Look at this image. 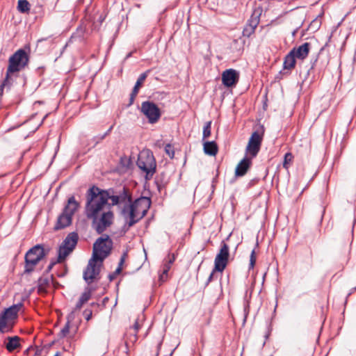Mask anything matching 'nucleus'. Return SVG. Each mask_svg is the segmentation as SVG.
Returning a JSON list of instances; mask_svg holds the SVG:
<instances>
[{"label": "nucleus", "mask_w": 356, "mask_h": 356, "mask_svg": "<svg viewBox=\"0 0 356 356\" xmlns=\"http://www.w3.org/2000/svg\"><path fill=\"white\" fill-rule=\"evenodd\" d=\"M122 204L124 207L121 213L130 227L146 215L151 206V200L141 197L131 203V197L124 188L122 192L115 195L111 190H102L93 186L86 193V216L92 220V227L101 234L113 222L111 207L118 205L121 207Z\"/></svg>", "instance_id": "obj_1"}, {"label": "nucleus", "mask_w": 356, "mask_h": 356, "mask_svg": "<svg viewBox=\"0 0 356 356\" xmlns=\"http://www.w3.org/2000/svg\"><path fill=\"white\" fill-rule=\"evenodd\" d=\"M29 61V57L25 50L18 49L8 59L6 75L13 79L17 77V74L28 65Z\"/></svg>", "instance_id": "obj_2"}, {"label": "nucleus", "mask_w": 356, "mask_h": 356, "mask_svg": "<svg viewBox=\"0 0 356 356\" xmlns=\"http://www.w3.org/2000/svg\"><path fill=\"white\" fill-rule=\"evenodd\" d=\"M79 207V203L76 201L75 197H69L62 213L58 216L54 229L59 230L70 226L72 222V217Z\"/></svg>", "instance_id": "obj_3"}, {"label": "nucleus", "mask_w": 356, "mask_h": 356, "mask_svg": "<svg viewBox=\"0 0 356 356\" xmlns=\"http://www.w3.org/2000/svg\"><path fill=\"white\" fill-rule=\"evenodd\" d=\"M137 166L145 173V178L149 180L156 172V163L152 152L149 149L141 151L136 162Z\"/></svg>", "instance_id": "obj_4"}, {"label": "nucleus", "mask_w": 356, "mask_h": 356, "mask_svg": "<svg viewBox=\"0 0 356 356\" xmlns=\"http://www.w3.org/2000/svg\"><path fill=\"white\" fill-rule=\"evenodd\" d=\"M45 256L44 250L41 245H36L31 248L25 254L24 273H30L35 266Z\"/></svg>", "instance_id": "obj_5"}, {"label": "nucleus", "mask_w": 356, "mask_h": 356, "mask_svg": "<svg viewBox=\"0 0 356 356\" xmlns=\"http://www.w3.org/2000/svg\"><path fill=\"white\" fill-rule=\"evenodd\" d=\"M111 241H109L108 236L99 237L97 239L93 245L92 258L99 260L100 264H102L104 259H106L111 252Z\"/></svg>", "instance_id": "obj_6"}, {"label": "nucleus", "mask_w": 356, "mask_h": 356, "mask_svg": "<svg viewBox=\"0 0 356 356\" xmlns=\"http://www.w3.org/2000/svg\"><path fill=\"white\" fill-rule=\"evenodd\" d=\"M79 240L78 234L70 233L60 245L58 252V262H62L75 248Z\"/></svg>", "instance_id": "obj_7"}, {"label": "nucleus", "mask_w": 356, "mask_h": 356, "mask_svg": "<svg viewBox=\"0 0 356 356\" xmlns=\"http://www.w3.org/2000/svg\"><path fill=\"white\" fill-rule=\"evenodd\" d=\"M264 132V128L261 127L259 130L254 131L249 139L245 151L251 158L256 157L261 149Z\"/></svg>", "instance_id": "obj_8"}, {"label": "nucleus", "mask_w": 356, "mask_h": 356, "mask_svg": "<svg viewBox=\"0 0 356 356\" xmlns=\"http://www.w3.org/2000/svg\"><path fill=\"white\" fill-rule=\"evenodd\" d=\"M229 257V247L222 241L220 244L219 252L216 256L214 260V270L222 273L227 265Z\"/></svg>", "instance_id": "obj_9"}, {"label": "nucleus", "mask_w": 356, "mask_h": 356, "mask_svg": "<svg viewBox=\"0 0 356 356\" xmlns=\"http://www.w3.org/2000/svg\"><path fill=\"white\" fill-rule=\"evenodd\" d=\"M102 264L94 258H91L83 271V280L88 284L92 283L95 280L99 279L100 267Z\"/></svg>", "instance_id": "obj_10"}, {"label": "nucleus", "mask_w": 356, "mask_h": 356, "mask_svg": "<svg viewBox=\"0 0 356 356\" xmlns=\"http://www.w3.org/2000/svg\"><path fill=\"white\" fill-rule=\"evenodd\" d=\"M140 111L150 124L156 123L161 118V113L159 108L152 102H143L141 104Z\"/></svg>", "instance_id": "obj_11"}, {"label": "nucleus", "mask_w": 356, "mask_h": 356, "mask_svg": "<svg viewBox=\"0 0 356 356\" xmlns=\"http://www.w3.org/2000/svg\"><path fill=\"white\" fill-rule=\"evenodd\" d=\"M239 79V73L234 69L225 70L222 74V84L227 87L235 86Z\"/></svg>", "instance_id": "obj_12"}, {"label": "nucleus", "mask_w": 356, "mask_h": 356, "mask_svg": "<svg viewBox=\"0 0 356 356\" xmlns=\"http://www.w3.org/2000/svg\"><path fill=\"white\" fill-rule=\"evenodd\" d=\"M311 44L309 42H305L298 47L293 48L291 51H293V55L299 60H305L310 51Z\"/></svg>", "instance_id": "obj_13"}, {"label": "nucleus", "mask_w": 356, "mask_h": 356, "mask_svg": "<svg viewBox=\"0 0 356 356\" xmlns=\"http://www.w3.org/2000/svg\"><path fill=\"white\" fill-rule=\"evenodd\" d=\"M252 158L244 157L236 165L235 170V175L236 177H243L248 172V169L251 166Z\"/></svg>", "instance_id": "obj_14"}, {"label": "nucleus", "mask_w": 356, "mask_h": 356, "mask_svg": "<svg viewBox=\"0 0 356 356\" xmlns=\"http://www.w3.org/2000/svg\"><path fill=\"white\" fill-rule=\"evenodd\" d=\"M259 23V19L258 17L251 16L243 30V35L247 38L250 37L254 33L255 29L257 27Z\"/></svg>", "instance_id": "obj_15"}, {"label": "nucleus", "mask_w": 356, "mask_h": 356, "mask_svg": "<svg viewBox=\"0 0 356 356\" xmlns=\"http://www.w3.org/2000/svg\"><path fill=\"white\" fill-rule=\"evenodd\" d=\"M22 303L13 305L5 309L1 314L6 316L10 322L13 323V321L17 318V314L22 308Z\"/></svg>", "instance_id": "obj_16"}, {"label": "nucleus", "mask_w": 356, "mask_h": 356, "mask_svg": "<svg viewBox=\"0 0 356 356\" xmlns=\"http://www.w3.org/2000/svg\"><path fill=\"white\" fill-rule=\"evenodd\" d=\"M6 340L7 341V343H6V348L10 353L21 347L19 343L20 338L18 336L8 337Z\"/></svg>", "instance_id": "obj_17"}, {"label": "nucleus", "mask_w": 356, "mask_h": 356, "mask_svg": "<svg viewBox=\"0 0 356 356\" xmlns=\"http://www.w3.org/2000/svg\"><path fill=\"white\" fill-rule=\"evenodd\" d=\"M296 59L297 58L293 55V51H289V53L285 56L283 67L285 70H291L296 66Z\"/></svg>", "instance_id": "obj_18"}, {"label": "nucleus", "mask_w": 356, "mask_h": 356, "mask_svg": "<svg viewBox=\"0 0 356 356\" xmlns=\"http://www.w3.org/2000/svg\"><path fill=\"white\" fill-rule=\"evenodd\" d=\"M218 150V145L214 141H207L204 143V152L206 154L216 156Z\"/></svg>", "instance_id": "obj_19"}, {"label": "nucleus", "mask_w": 356, "mask_h": 356, "mask_svg": "<svg viewBox=\"0 0 356 356\" xmlns=\"http://www.w3.org/2000/svg\"><path fill=\"white\" fill-rule=\"evenodd\" d=\"M13 323L10 322L2 314H0V333L9 332L13 327Z\"/></svg>", "instance_id": "obj_20"}, {"label": "nucleus", "mask_w": 356, "mask_h": 356, "mask_svg": "<svg viewBox=\"0 0 356 356\" xmlns=\"http://www.w3.org/2000/svg\"><path fill=\"white\" fill-rule=\"evenodd\" d=\"M50 280L47 277H40L38 280V293H45L47 287L49 285Z\"/></svg>", "instance_id": "obj_21"}, {"label": "nucleus", "mask_w": 356, "mask_h": 356, "mask_svg": "<svg viewBox=\"0 0 356 356\" xmlns=\"http://www.w3.org/2000/svg\"><path fill=\"white\" fill-rule=\"evenodd\" d=\"M14 82V79L10 78L6 75L3 82L0 85V95H2L3 93V90L5 88H7L8 89H10L11 86L13 85Z\"/></svg>", "instance_id": "obj_22"}, {"label": "nucleus", "mask_w": 356, "mask_h": 356, "mask_svg": "<svg viewBox=\"0 0 356 356\" xmlns=\"http://www.w3.org/2000/svg\"><path fill=\"white\" fill-rule=\"evenodd\" d=\"M17 9L22 13H28L30 10V3L27 0H19Z\"/></svg>", "instance_id": "obj_23"}, {"label": "nucleus", "mask_w": 356, "mask_h": 356, "mask_svg": "<svg viewBox=\"0 0 356 356\" xmlns=\"http://www.w3.org/2000/svg\"><path fill=\"white\" fill-rule=\"evenodd\" d=\"M125 256H126V254L124 253L122 256V257L120 260L118 267L116 268V270L112 274H110L108 275V278H109L110 281L113 280L116 277V276L121 273L122 266L123 265V264L124 262Z\"/></svg>", "instance_id": "obj_24"}, {"label": "nucleus", "mask_w": 356, "mask_h": 356, "mask_svg": "<svg viewBox=\"0 0 356 356\" xmlns=\"http://www.w3.org/2000/svg\"><path fill=\"white\" fill-rule=\"evenodd\" d=\"M74 315V312H72L71 314L67 317V322L65 325L61 329L59 336L60 337H65L70 332V321L72 319Z\"/></svg>", "instance_id": "obj_25"}, {"label": "nucleus", "mask_w": 356, "mask_h": 356, "mask_svg": "<svg viewBox=\"0 0 356 356\" xmlns=\"http://www.w3.org/2000/svg\"><path fill=\"white\" fill-rule=\"evenodd\" d=\"M174 261H175V257H174V256H172V257L169 259L168 263L164 264L163 268V273L160 276V280H163L164 275L167 276L168 273L170 268V266L174 262Z\"/></svg>", "instance_id": "obj_26"}, {"label": "nucleus", "mask_w": 356, "mask_h": 356, "mask_svg": "<svg viewBox=\"0 0 356 356\" xmlns=\"http://www.w3.org/2000/svg\"><path fill=\"white\" fill-rule=\"evenodd\" d=\"M211 122L209 121L205 123L203 127V133H202V140H205L208 137L211 136Z\"/></svg>", "instance_id": "obj_27"}, {"label": "nucleus", "mask_w": 356, "mask_h": 356, "mask_svg": "<svg viewBox=\"0 0 356 356\" xmlns=\"http://www.w3.org/2000/svg\"><path fill=\"white\" fill-rule=\"evenodd\" d=\"M147 72H145L144 73H142L139 76V77H138V80H137V81H136V84H135V86L134 87V88H136L138 90H139L140 87L142 86V84L143 83L144 81L145 80V79L147 76Z\"/></svg>", "instance_id": "obj_28"}, {"label": "nucleus", "mask_w": 356, "mask_h": 356, "mask_svg": "<svg viewBox=\"0 0 356 356\" xmlns=\"http://www.w3.org/2000/svg\"><path fill=\"white\" fill-rule=\"evenodd\" d=\"M92 291L90 289L87 288L85 291L81 294L80 299H81L82 302L85 303L88 302L91 297Z\"/></svg>", "instance_id": "obj_29"}, {"label": "nucleus", "mask_w": 356, "mask_h": 356, "mask_svg": "<svg viewBox=\"0 0 356 356\" xmlns=\"http://www.w3.org/2000/svg\"><path fill=\"white\" fill-rule=\"evenodd\" d=\"M255 263H256V254H255L254 250H253L251 252L250 257L249 269H252L255 265Z\"/></svg>", "instance_id": "obj_30"}, {"label": "nucleus", "mask_w": 356, "mask_h": 356, "mask_svg": "<svg viewBox=\"0 0 356 356\" xmlns=\"http://www.w3.org/2000/svg\"><path fill=\"white\" fill-rule=\"evenodd\" d=\"M166 154L170 157L173 158L175 155L174 148L170 144H167L165 147Z\"/></svg>", "instance_id": "obj_31"}, {"label": "nucleus", "mask_w": 356, "mask_h": 356, "mask_svg": "<svg viewBox=\"0 0 356 356\" xmlns=\"http://www.w3.org/2000/svg\"><path fill=\"white\" fill-rule=\"evenodd\" d=\"M292 158H293V156L291 153H286L284 155V161L283 163L284 168H288V163L291 161Z\"/></svg>", "instance_id": "obj_32"}, {"label": "nucleus", "mask_w": 356, "mask_h": 356, "mask_svg": "<svg viewBox=\"0 0 356 356\" xmlns=\"http://www.w3.org/2000/svg\"><path fill=\"white\" fill-rule=\"evenodd\" d=\"M106 136L104 134L102 135H98L97 136H95L93 138V140L95 141V145L98 144L99 142H101L102 140L105 138Z\"/></svg>", "instance_id": "obj_33"}, {"label": "nucleus", "mask_w": 356, "mask_h": 356, "mask_svg": "<svg viewBox=\"0 0 356 356\" xmlns=\"http://www.w3.org/2000/svg\"><path fill=\"white\" fill-rule=\"evenodd\" d=\"M83 315L87 321H89L92 316V311L90 309H86L83 312Z\"/></svg>", "instance_id": "obj_34"}, {"label": "nucleus", "mask_w": 356, "mask_h": 356, "mask_svg": "<svg viewBox=\"0 0 356 356\" xmlns=\"http://www.w3.org/2000/svg\"><path fill=\"white\" fill-rule=\"evenodd\" d=\"M84 303L85 302H82L81 299L79 298V301L76 302L75 307L72 312H74L76 310H79L82 307V306Z\"/></svg>", "instance_id": "obj_35"}, {"label": "nucleus", "mask_w": 356, "mask_h": 356, "mask_svg": "<svg viewBox=\"0 0 356 356\" xmlns=\"http://www.w3.org/2000/svg\"><path fill=\"white\" fill-rule=\"evenodd\" d=\"M133 328L134 330V338H135V340L137 339L136 337V333L138 332V330H139V325H138V321H136L134 326H133Z\"/></svg>", "instance_id": "obj_36"}, {"label": "nucleus", "mask_w": 356, "mask_h": 356, "mask_svg": "<svg viewBox=\"0 0 356 356\" xmlns=\"http://www.w3.org/2000/svg\"><path fill=\"white\" fill-rule=\"evenodd\" d=\"M57 261H51L49 265L48 266L47 268V272H49L52 268L54 267V266L56 264Z\"/></svg>", "instance_id": "obj_37"}, {"label": "nucleus", "mask_w": 356, "mask_h": 356, "mask_svg": "<svg viewBox=\"0 0 356 356\" xmlns=\"http://www.w3.org/2000/svg\"><path fill=\"white\" fill-rule=\"evenodd\" d=\"M138 90L136 89V88H133V90L131 93V96H136V95L138 94Z\"/></svg>", "instance_id": "obj_38"}, {"label": "nucleus", "mask_w": 356, "mask_h": 356, "mask_svg": "<svg viewBox=\"0 0 356 356\" xmlns=\"http://www.w3.org/2000/svg\"><path fill=\"white\" fill-rule=\"evenodd\" d=\"M216 270H213V272L210 274L209 278H208V282H211L212 280V278H213V273Z\"/></svg>", "instance_id": "obj_39"}, {"label": "nucleus", "mask_w": 356, "mask_h": 356, "mask_svg": "<svg viewBox=\"0 0 356 356\" xmlns=\"http://www.w3.org/2000/svg\"><path fill=\"white\" fill-rule=\"evenodd\" d=\"M113 127V126H111V127L107 130V131H106L104 134L106 136H108V135L110 134V132L111 131V130H112Z\"/></svg>", "instance_id": "obj_40"}, {"label": "nucleus", "mask_w": 356, "mask_h": 356, "mask_svg": "<svg viewBox=\"0 0 356 356\" xmlns=\"http://www.w3.org/2000/svg\"><path fill=\"white\" fill-rule=\"evenodd\" d=\"M136 96H131L130 97V104H132L134 100V98H135Z\"/></svg>", "instance_id": "obj_41"}, {"label": "nucleus", "mask_w": 356, "mask_h": 356, "mask_svg": "<svg viewBox=\"0 0 356 356\" xmlns=\"http://www.w3.org/2000/svg\"><path fill=\"white\" fill-rule=\"evenodd\" d=\"M54 356H60L58 353H56Z\"/></svg>", "instance_id": "obj_42"}, {"label": "nucleus", "mask_w": 356, "mask_h": 356, "mask_svg": "<svg viewBox=\"0 0 356 356\" xmlns=\"http://www.w3.org/2000/svg\"><path fill=\"white\" fill-rule=\"evenodd\" d=\"M170 356H172V353H170Z\"/></svg>", "instance_id": "obj_43"}, {"label": "nucleus", "mask_w": 356, "mask_h": 356, "mask_svg": "<svg viewBox=\"0 0 356 356\" xmlns=\"http://www.w3.org/2000/svg\"><path fill=\"white\" fill-rule=\"evenodd\" d=\"M170 356H172V353H170Z\"/></svg>", "instance_id": "obj_44"}, {"label": "nucleus", "mask_w": 356, "mask_h": 356, "mask_svg": "<svg viewBox=\"0 0 356 356\" xmlns=\"http://www.w3.org/2000/svg\"><path fill=\"white\" fill-rule=\"evenodd\" d=\"M33 356H39V355H37V354H35V355H33Z\"/></svg>", "instance_id": "obj_45"}]
</instances>
